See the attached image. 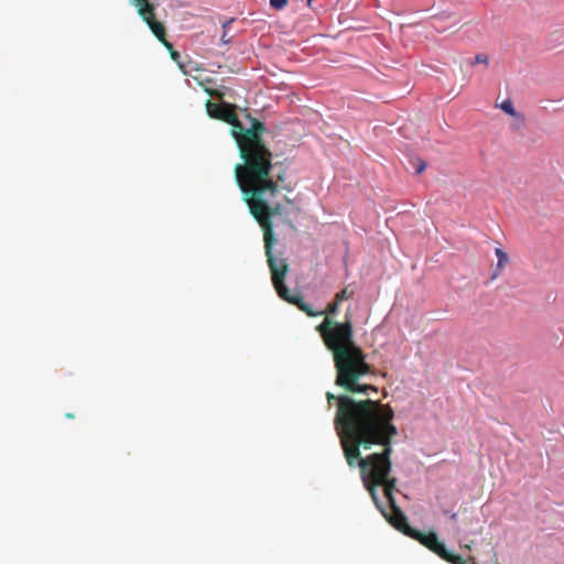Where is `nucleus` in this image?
Masks as SVG:
<instances>
[{
  "mask_svg": "<svg viewBox=\"0 0 564 564\" xmlns=\"http://www.w3.org/2000/svg\"><path fill=\"white\" fill-rule=\"evenodd\" d=\"M495 253H496L498 261H497L496 269L494 271V275H492L494 279L501 274L505 267L509 262V256L503 249L496 248Z\"/></svg>",
  "mask_w": 564,
  "mask_h": 564,
  "instance_id": "nucleus-9",
  "label": "nucleus"
},
{
  "mask_svg": "<svg viewBox=\"0 0 564 564\" xmlns=\"http://www.w3.org/2000/svg\"><path fill=\"white\" fill-rule=\"evenodd\" d=\"M409 536L419 541L422 545L437 554L442 560L451 564H463V557L448 551L444 543L438 540L435 532L423 533L416 529L409 533Z\"/></svg>",
  "mask_w": 564,
  "mask_h": 564,
  "instance_id": "nucleus-5",
  "label": "nucleus"
},
{
  "mask_svg": "<svg viewBox=\"0 0 564 564\" xmlns=\"http://www.w3.org/2000/svg\"><path fill=\"white\" fill-rule=\"evenodd\" d=\"M386 498L388 499V502H389V506H390V509H391V513L387 514L381 506H380L379 509L381 510L382 514L387 518V520L395 529H398L400 532H402V533H404L405 535L409 536V533H412V531H414L415 529L411 528L408 524L406 517L404 516L402 510L395 503V499L393 497V492L390 496H386Z\"/></svg>",
  "mask_w": 564,
  "mask_h": 564,
  "instance_id": "nucleus-8",
  "label": "nucleus"
},
{
  "mask_svg": "<svg viewBox=\"0 0 564 564\" xmlns=\"http://www.w3.org/2000/svg\"><path fill=\"white\" fill-rule=\"evenodd\" d=\"M425 167H426L425 162L420 161V162H419V165H417V167H416V173H421V172H423V171L425 170Z\"/></svg>",
  "mask_w": 564,
  "mask_h": 564,
  "instance_id": "nucleus-15",
  "label": "nucleus"
},
{
  "mask_svg": "<svg viewBox=\"0 0 564 564\" xmlns=\"http://www.w3.org/2000/svg\"><path fill=\"white\" fill-rule=\"evenodd\" d=\"M247 117L251 126L246 128L240 122V130L232 131L242 159V163L235 166V177L250 214L262 225L272 223V216H282L284 207L273 202L280 189L271 177L272 153L262 139L265 127L258 119Z\"/></svg>",
  "mask_w": 564,
  "mask_h": 564,
  "instance_id": "nucleus-2",
  "label": "nucleus"
},
{
  "mask_svg": "<svg viewBox=\"0 0 564 564\" xmlns=\"http://www.w3.org/2000/svg\"><path fill=\"white\" fill-rule=\"evenodd\" d=\"M451 519H453V520L456 519V513H452Z\"/></svg>",
  "mask_w": 564,
  "mask_h": 564,
  "instance_id": "nucleus-23",
  "label": "nucleus"
},
{
  "mask_svg": "<svg viewBox=\"0 0 564 564\" xmlns=\"http://www.w3.org/2000/svg\"><path fill=\"white\" fill-rule=\"evenodd\" d=\"M206 91L210 95V96H216L218 98H223V94L216 91V90H210V89H206Z\"/></svg>",
  "mask_w": 564,
  "mask_h": 564,
  "instance_id": "nucleus-16",
  "label": "nucleus"
},
{
  "mask_svg": "<svg viewBox=\"0 0 564 564\" xmlns=\"http://www.w3.org/2000/svg\"><path fill=\"white\" fill-rule=\"evenodd\" d=\"M474 63H475V64H485V65H488V63H489V58H488V56H487V55H485V54H477V55L475 56V62H474Z\"/></svg>",
  "mask_w": 564,
  "mask_h": 564,
  "instance_id": "nucleus-14",
  "label": "nucleus"
},
{
  "mask_svg": "<svg viewBox=\"0 0 564 564\" xmlns=\"http://www.w3.org/2000/svg\"><path fill=\"white\" fill-rule=\"evenodd\" d=\"M226 39H227V35H226V32H225V33L223 34V36H221V40H223L225 43H228V40H226Z\"/></svg>",
  "mask_w": 564,
  "mask_h": 564,
  "instance_id": "nucleus-19",
  "label": "nucleus"
},
{
  "mask_svg": "<svg viewBox=\"0 0 564 564\" xmlns=\"http://www.w3.org/2000/svg\"><path fill=\"white\" fill-rule=\"evenodd\" d=\"M354 294L355 290L351 288V285H347L340 292L336 293L335 297L337 299V302L341 303L343 301L351 299Z\"/></svg>",
  "mask_w": 564,
  "mask_h": 564,
  "instance_id": "nucleus-11",
  "label": "nucleus"
},
{
  "mask_svg": "<svg viewBox=\"0 0 564 564\" xmlns=\"http://www.w3.org/2000/svg\"><path fill=\"white\" fill-rule=\"evenodd\" d=\"M326 348L333 354L336 370L335 386L347 394H365L377 392L376 386L365 381L375 375L367 362V355L354 340V326L348 314L344 322H337L328 316L316 327Z\"/></svg>",
  "mask_w": 564,
  "mask_h": 564,
  "instance_id": "nucleus-3",
  "label": "nucleus"
},
{
  "mask_svg": "<svg viewBox=\"0 0 564 564\" xmlns=\"http://www.w3.org/2000/svg\"><path fill=\"white\" fill-rule=\"evenodd\" d=\"M66 416H67L68 419H73V417H74V415H73V414H70V413L66 414Z\"/></svg>",
  "mask_w": 564,
  "mask_h": 564,
  "instance_id": "nucleus-22",
  "label": "nucleus"
},
{
  "mask_svg": "<svg viewBox=\"0 0 564 564\" xmlns=\"http://www.w3.org/2000/svg\"><path fill=\"white\" fill-rule=\"evenodd\" d=\"M169 51L171 52V56L174 61H176L180 57L178 53L173 51V47Z\"/></svg>",
  "mask_w": 564,
  "mask_h": 564,
  "instance_id": "nucleus-18",
  "label": "nucleus"
},
{
  "mask_svg": "<svg viewBox=\"0 0 564 564\" xmlns=\"http://www.w3.org/2000/svg\"><path fill=\"white\" fill-rule=\"evenodd\" d=\"M326 399L328 404L336 401L334 426L346 462L351 468H360L362 484L380 508L377 487H383L384 496L397 487V478L390 477L392 440L398 435L394 410L381 401L357 400L347 394L327 392Z\"/></svg>",
  "mask_w": 564,
  "mask_h": 564,
  "instance_id": "nucleus-1",
  "label": "nucleus"
},
{
  "mask_svg": "<svg viewBox=\"0 0 564 564\" xmlns=\"http://www.w3.org/2000/svg\"><path fill=\"white\" fill-rule=\"evenodd\" d=\"M131 3L138 9L139 15L148 24L156 39L167 48H172L171 42L166 39L164 25L155 20V9L149 0H131Z\"/></svg>",
  "mask_w": 564,
  "mask_h": 564,
  "instance_id": "nucleus-6",
  "label": "nucleus"
},
{
  "mask_svg": "<svg viewBox=\"0 0 564 564\" xmlns=\"http://www.w3.org/2000/svg\"><path fill=\"white\" fill-rule=\"evenodd\" d=\"M339 304H340V302H337V299L334 297V301L327 305V307H326L324 313L328 317H330L332 315H336L337 312H338Z\"/></svg>",
  "mask_w": 564,
  "mask_h": 564,
  "instance_id": "nucleus-12",
  "label": "nucleus"
},
{
  "mask_svg": "<svg viewBox=\"0 0 564 564\" xmlns=\"http://www.w3.org/2000/svg\"><path fill=\"white\" fill-rule=\"evenodd\" d=\"M284 199H285V203H286V204H289V205H291V204H292V200H291L289 197H286V196H285V197H284Z\"/></svg>",
  "mask_w": 564,
  "mask_h": 564,
  "instance_id": "nucleus-20",
  "label": "nucleus"
},
{
  "mask_svg": "<svg viewBox=\"0 0 564 564\" xmlns=\"http://www.w3.org/2000/svg\"><path fill=\"white\" fill-rule=\"evenodd\" d=\"M260 226L263 230L264 251L271 272L272 283L279 296L282 300L296 305L299 310L304 312L307 316H317L323 314L322 312H315L312 306L303 300L302 295L290 293L289 289L284 284V280L289 272V264L285 259L275 258L272 252V248L275 242L273 225L272 223H268Z\"/></svg>",
  "mask_w": 564,
  "mask_h": 564,
  "instance_id": "nucleus-4",
  "label": "nucleus"
},
{
  "mask_svg": "<svg viewBox=\"0 0 564 564\" xmlns=\"http://www.w3.org/2000/svg\"><path fill=\"white\" fill-rule=\"evenodd\" d=\"M311 2V0H308V3Z\"/></svg>",
  "mask_w": 564,
  "mask_h": 564,
  "instance_id": "nucleus-24",
  "label": "nucleus"
},
{
  "mask_svg": "<svg viewBox=\"0 0 564 564\" xmlns=\"http://www.w3.org/2000/svg\"><path fill=\"white\" fill-rule=\"evenodd\" d=\"M464 547L467 550H471V544H466V545H464Z\"/></svg>",
  "mask_w": 564,
  "mask_h": 564,
  "instance_id": "nucleus-21",
  "label": "nucleus"
},
{
  "mask_svg": "<svg viewBox=\"0 0 564 564\" xmlns=\"http://www.w3.org/2000/svg\"><path fill=\"white\" fill-rule=\"evenodd\" d=\"M288 4V0H270L271 8L282 10Z\"/></svg>",
  "mask_w": 564,
  "mask_h": 564,
  "instance_id": "nucleus-13",
  "label": "nucleus"
},
{
  "mask_svg": "<svg viewBox=\"0 0 564 564\" xmlns=\"http://www.w3.org/2000/svg\"><path fill=\"white\" fill-rule=\"evenodd\" d=\"M499 107L502 111L516 118L520 124L524 122V116L516 111L511 99L503 100Z\"/></svg>",
  "mask_w": 564,
  "mask_h": 564,
  "instance_id": "nucleus-10",
  "label": "nucleus"
},
{
  "mask_svg": "<svg viewBox=\"0 0 564 564\" xmlns=\"http://www.w3.org/2000/svg\"><path fill=\"white\" fill-rule=\"evenodd\" d=\"M206 110L210 118L229 123L231 126V132L236 129L240 130V121L237 117L235 105L228 102L216 104L207 100Z\"/></svg>",
  "mask_w": 564,
  "mask_h": 564,
  "instance_id": "nucleus-7",
  "label": "nucleus"
},
{
  "mask_svg": "<svg viewBox=\"0 0 564 564\" xmlns=\"http://www.w3.org/2000/svg\"><path fill=\"white\" fill-rule=\"evenodd\" d=\"M463 564H476L475 557L469 556L467 560L463 558Z\"/></svg>",
  "mask_w": 564,
  "mask_h": 564,
  "instance_id": "nucleus-17",
  "label": "nucleus"
}]
</instances>
